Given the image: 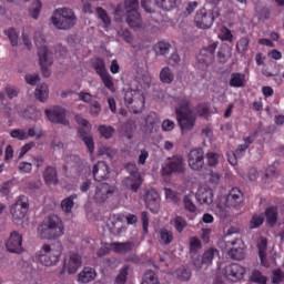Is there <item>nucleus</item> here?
Here are the masks:
<instances>
[{
    "label": "nucleus",
    "mask_w": 284,
    "mask_h": 284,
    "mask_svg": "<svg viewBox=\"0 0 284 284\" xmlns=\"http://www.w3.org/2000/svg\"><path fill=\"white\" fill-rule=\"evenodd\" d=\"M38 262L44 266H54L60 262V252H57L55 248H52L50 244H43L40 248V252L36 254Z\"/></svg>",
    "instance_id": "6"
},
{
    "label": "nucleus",
    "mask_w": 284,
    "mask_h": 284,
    "mask_svg": "<svg viewBox=\"0 0 284 284\" xmlns=\"http://www.w3.org/2000/svg\"><path fill=\"white\" fill-rule=\"evenodd\" d=\"M273 284H280L281 282H284V272L283 270H273Z\"/></svg>",
    "instance_id": "57"
},
{
    "label": "nucleus",
    "mask_w": 284,
    "mask_h": 284,
    "mask_svg": "<svg viewBox=\"0 0 284 284\" xmlns=\"http://www.w3.org/2000/svg\"><path fill=\"white\" fill-rule=\"evenodd\" d=\"M6 36H8L9 40L11 41V45H18L19 33L16 28H9L6 30Z\"/></svg>",
    "instance_id": "50"
},
{
    "label": "nucleus",
    "mask_w": 284,
    "mask_h": 284,
    "mask_svg": "<svg viewBox=\"0 0 284 284\" xmlns=\"http://www.w3.org/2000/svg\"><path fill=\"white\" fill-rule=\"evenodd\" d=\"M220 38L221 40H229L230 43H232L234 36L232 33V30H230V28H223Z\"/></svg>",
    "instance_id": "62"
},
{
    "label": "nucleus",
    "mask_w": 284,
    "mask_h": 284,
    "mask_svg": "<svg viewBox=\"0 0 284 284\" xmlns=\"http://www.w3.org/2000/svg\"><path fill=\"white\" fill-rule=\"evenodd\" d=\"M83 264L82 256L80 254H70L63 262L62 270L60 271V276H63L65 272L68 274H77Z\"/></svg>",
    "instance_id": "11"
},
{
    "label": "nucleus",
    "mask_w": 284,
    "mask_h": 284,
    "mask_svg": "<svg viewBox=\"0 0 284 284\" xmlns=\"http://www.w3.org/2000/svg\"><path fill=\"white\" fill-rule=\"evenodd\" d=\"M141 220H142V226H143L144 234H148V232H149V223H150L148 211H142Z\"/></svg>",
    "instance_id": "60"
},
{
    "label": "nucleus",
    "mask_w": 284,
    "mask_h": 284,
    "mask_svg": "<svg viewBox=\"0 0 284 284\" xmlns=\"http://www.w3.org/2000/svg\"><path fill=\"white\" fill-rule=\"evenodd\" d=\"M248 45H250V38L247 37L240 38L236 44V50L239 51V53H244L245 50H247Z\"/></svg>",
    "instance_id": "53"
},
{
    "label": "nucleus",
    "mask_w": 284,
    "mask_h": 284,
    "mask_svg": "<svg viewBox=\"0 0 284 284\" xmlns=\"http://www.w3.org/2000/svg\"><path fill=\"white\" fill-rule=\"evenodd\" d=\"M78 199L77 193H72V195H69L68 199H63L61 201V209L64 211V213H71L72 210L74 209V201Z\"/></svg>",
    "instance_id": "35"
},
{
    "label": "nucleus",
    "mask_w": 284,
    "mask_h": 284,
    "mask_svg": "<svg viewBox=\"0 0 284 284\" xmlns=\"http://www.w3.org/2000/svg\"><path fill=\"white\" fill-rule=\"evenodd\" d=\"M114 191V185H110V183H99V185L95 186L94 199L99 203H104L108 199H111Z\"/></svg>",
    "instance_id": "18"
},
{
    "label": "nucleus",
    "mask_w": 284,
    "mask_h": 284,
    "mask_svg": "<svg viewBox=\"0 0 284 284\" xmlns=\"http://www.w3.org/2000/svg\"><path fill=\"white\" fill-rule=\"evenodd\" d=\"M110 166L108 165V162L104 160H101L93 165L92 173L94 180H98L99 184L102 182V180H106L110 178Z\"/></svg>",
    "instance_id": "22"
},
{
    "label": "nucleus",
    "mask_w": 284,
    "mask_h": 284,
    "mask_svg": "<svg viewBox=\"0 0 284 284\" xmlns=\"http://www.w3.org/2000/svg\"><path fill=\"white\" fill-rule=\"evenodd\" d=\"M265 219L264 216L258 215V213H254V216L251 219L250 227L251 229H258L263 225Z\"/></svg>",
    "instance_id": "51"
},
{
    "label": "nucleus",
    "mask_w": 284,
    "mask_h": 284,
    "mask_svg": "<svg viewBox=\"0 0 284 284\" xmlns=\"http://www.w3.org/2000/svg\"><path fill=\"white\" fill-rule=\"evenodd\" d=\"M229 256H231V258H235L236 263L241 262L242 258H245V246L242 239H234L233 242H231Z\"/></svg>",
    "instance_id": "21"
},
{
    "label": "nucleus",
    "mask_w": 284,
    "mask_h": 284,
    "mask_svg": "<svg viewBox=\"0 0 284 284\" xmlns=\"http://www.w3.org/2000/svg\"><path fill=\"white\" fill-rule=\"evenodd\" d=\"M170 48L171 43L165 42V40H160V42L154 45L155 53H160V55L170 53Z\"/></svg>",
    "instance_id": "41"
},
{
    "label": "nucleus",
    "mask_w": 284,
    "mask_h": 284,
    "mask_svg": "<svg viewBox=\"0 0 284 284\" xmlns=\"http://www.w3.org/2000/svg\"><path fill=\"white\" fill-rule=\"evenodd\" d=\"M39 63L41 65V71L45 78L51 75L50 65H52V60L50 58L49 48L47 45H40L38 48Z\"/></svg>",
    "instance_id": "15"
},
{
    "label": "nucleus",
    "mask_w": 284,
    "mask_h": 284,
    "mask_svg": "<svg viewBox=\"0 0 284 284\" xmlns=\"http://www.w3.org/2000/svg\"><path fill=\"white\" fill-rule=\"evenodd\" d=\"M173 224L175 231H178V234H183V231H185L187 224L186 219H183V216H175L173 219Z\"/></svg>",
    "instance_id": "40"
},
{
    "label": "nucleus",
    "mask_w": 284,
    "mask_h": 284,
    "mask_svg": "<svg viewBox=\"0 0 284 284\" xmlns=\"http://www.w3.org/2000/svg\"><path fill=\"white\" fill-rule=\"evenodd\" d=\"M129 264H124V266L121 267L119 274H116V277L114 280L115 284H126L128 276H129Z\"/></svg>",
    "instance_id": "37"
},
{
    "label": "nucleus",
    "mask_w": 284,
    "mask_h": 284,
    "mask_svg": "<svg viewBox=\"0 0 284 284\" xmlns=\"http://www.w3.org/2000/svg\"><path fill=\"white\" fill-rule=\"evenodd\" d=\"M94 70L101 77L102 81H104V71H105V62L100 60L94 63Z\"/></svg>",
    "instance_id": "58"
},
{
    "label": "nucleus",
    "mask_w": 284,
    "mask_h": 284,
    "mask_svg": "<svg viewBox=\"0 0 284 284\" xmlns=\"http://www.w3.org/2000/svg\"><path fill=\"white\" fill-rule=\"evenodd\" d=\"M246 273L245 266L239 264L237 262H233L232 264H227L224 270V275L226 280L230 282H239L243 280Z\"/></svg>",
    "instance_id": "12"
},
{
    "label": "nucleus",
    "mask_w": 284,
    "mask_h": 284,
    "mask_svg": "<svg viewBox=\"0 0 284 284\" xmlns=\"http://www.w3.org/2000/svg\"><path fill=\"white\" fill-rule=\"evenodd\" d=\"M75 120L78 124H81L82 126H79L78 134L83 140L84 144H87V148L91 154L94 153L95 144L94 139L92 138V134H89L87 132L85 126H89L90 122L89 120H84V116L82 114H77Z\"/></svg>",
    "instance_id": "9"
},
{
    "label": "nucleus",
    "mask_w": 284,
    "mask_h": 284,
    "mask_svg": "<svg viewBox=\"0 0 284 284\" xmlns=\"http://www.w3.org/2000/svg\"><path fill=\"white\" fill-rule=\"evenodd\" d=\"M29 209V199H27V195H20L18 201H16L13 206H11V216L13 221H21L22 219H26Z\"/></svg>",
    "instance_id": "10"
},
{
    "label": "nucleus",
    "mask_w": 284,
    "mask_h": 284,
    "mask_svg": "<svg viewBox=\"0 0 284 284\" xmlns=\"http://www.w3.org/2000/svg\"><path fill=\"white\" fill-rule=\"evenodd\" d=\"M251 281L256 282L257 284H267V277L260 270H253L251 274Z\"/></svg>",
    "instance_id": "45"
},
{
    "label": "nucleus",
    "mask_w": 284,
    "mask_h": 284,
    "mask_svg": "<svg viewBox=\"0 0 284 284\" xmlns=\"http://www.w3.org/2000/svg\"><path fill=\"white\" fill-rule=\"evenodd\" d=\"M100 113H101V104H100V102H93L90 105V114H92V116H99Z\"/></svg>",
    "instance_id": "64"
},
{
    "label": "nucleus",
    "mask_w": 284,
    "mask_h": 284,
    "mask_svg": "<svg viewBox=\"0 0 284 284\" xmlns=\"http://www.w3.org/2000/svg\"><path fill=\"white\" fill-rule=\"evenodd\" d=\"M175 77L173 71L169 68V65H165L164 69L160 72V80L162 83H172L174 81Z\"/></svg>",
    "instance_id": "39"
},
{
    "label": "nucleus",
    "mask_w": 284,
    "mask_h": 284,
    "mask_svg": "<svg viewBox=\"0 0 284 284\" xmlns=\"http://www.w3.org/2000/svg\"><path fill=\"white\" fill-rule=\"evenodd\" d=\"M43 180L47 185H58L59 175L58 170L53 165H47L43 170Z\"/></svg>",
    "instance_id": "28"
},
{
    "label": "nucleus",
    "mask_w": 284,
    "mask_h": 284,
    "mask_svg": "<svg viewBox=\"0 0 284 284\" xmlns=\"http://www.w3.org/2000/svg\"><path fill=\"white\" fill-rule=\"evenodd\" d=\"M160 243L169 246L174 241V233L171 229H160L159 231Z\"/></svg>",
    "instance_id": "32"
},
{
    "label": "nucleus",
    "mask_w": 284,
    "mask_h": 284,
    "mask_svg": "<svg viewBox=\"0 0 284 284\" xmlns=\"http://www.w3.org/2000/svg\"><path fill=\"white\" fill-rule=\"evenodd\" d=\"M123 184L129 187V191L138 193L139 187L143 185V178L140 173H131L128 178H124Z\"/></svg>",
    "instance_id": "25"
},
{
    "label": "nucleus",
    "mask_w": 284,
    "mask_h": 284,
    "mask_svg": "<svg viewBox=\"0 0 284 284\" xmlns=\"http://www.w3.org/2000/svg\"><path fill=\"white\" fill-rule=\"evenodd\" d=\"M245 73H231L230 87H233L234 89H241L242 87H245Z\"/></svg>",
    "instance_id": "33"
},
{
    "label": "nucleus",
    "mask_w": 284,
    "mask_h": 284,
    "mask_svg": "<svg viewBox=\"0 0 284 284\" xmlns=\"http://www.w3.org/2000/svg\"><path fill=\"white\" fill-rule=\"evenodd\" d=\"M175 101V114L180 128L182 131H191L196 123V116L193 114L191 106V99L186 94H181L180 97H174Z\"/></svg>",
    "instance_id": "1"
},
{
    "label": "nucleus",
    "mask_w": 284,
    "mask_h": 284,
    "mask_svg": "<svg viewBox=\"0 0 284 284\" xmlns=\"http://www.w3.org/2000/svg\"><path fill=\"white\" fill-rule=\"evenodd\" d=\"M196 112L200 116H209L210 115L209 104H197Z\"/></svg>",
    "instance_id": "61"
},
{
    "label": "nucleus",
    "mask_w": 284,
    "mask_h": 284,
    "mask_svg": "<svg viewBox=\"0 0 284 284\" xmlns=\"http://www.w3.org/2000/svg\"><path fill=\"white\" fill-rule=\"evenodd\" d=\"M10 134L14 140H28V132L24 130H12Z\"/></svg>",
    "instance_id": "59"
},
{
    "label": "nucleus",
    "mask_w": 284,
    "mask_h": 284,
    "mask_svg": "<svg viewBox=\"0 0 284 284\" xmlns=\"http://www.w3.org/2000/svg\"><path fill=\"white\" fill-rule=\"evenodd\" d=\"M41 239L55 240L65 234V226L60 216H48L45 221L38 227Z\"/></svg>",
    "instance_id": "2"
},
{
    "label": "nucleus",
    "mask_w": 284,
    "mask_h": 284,
    "mask_svg": "<svg viewBox=\"0 0 284 284\" xmlns=\"http://www.w3.org/2000/svg\"><path fill=\"white\" fill-rule=\"evenodd\" d=\"M184 209L189 211L190 213H196V204L194 203L192 195H184L183 199Z\"/></svg>",
    "instance_id": "47"
},
{
    "label": "nucleus",
    "mask_w": 284,
    "mask_h": 284,
    "mask_svg": "<svg viewBox=\"0 0 284 284\" xmlns=\"http://www.w3.org/2000/svg\"><path fill=\"white\" fill-rule=\"evenodd\" d=\"M97 13H98V18H100V20H102V22L104 23L105 28H109L111 26V18L109 16V12H106V10L104 8H97Z\"/></svg>",
    "instance_id": "46"
},
{
    "label": "nucleus",
    "mask_w": 284,
    "mask_h": 284,
    "mask_svg": "<svg viewBox=\"0 0 284 284\" xmlns=\"http://www.w3.org/2000/svg\"><path fill=\"white\" fill-rule=\"evenodd\" d=\"M202 248V242L199 236H192L190 239V252H199Z\"/></svg>",
    "instance_id": "55"
},
{
    "label": "nucleus",
    "mask_w": 284,
    "mask_h": 284,
    "mask_svg": "<svg viewBox=\"0 0 284 284\" xmlns=\"http://www.w3.org/2000/svg\"><path fill=\"white\" fill-rule=\"evenodd\" d=\"M42 6L43 4L41 0H34V2L31 4V8H30L31 18H33L34 20L39 18V14L42 10Z\"/></svg>",
    "instance_id": "48"
},
{
    "label": "nucleus",
    "mask_w": 284,
    "mask_h": 284,
    "mask_svg": "<svg viewBox=\"0 0 284 284\" xmlns=\"http://www.w3.org/2000/svg\"><path fill=\"white\" fill-rule=\"evenodd\" d=\"M99 132L105 140H111L115 132V126H112L111 124H100Z\"/></svg>",
    "instance_id": "38"
},
{
    "label": "nucleus",
    "mask_w": 284,
    "mask_h": 284,
    "mask_svg": "<svg viewBox=\"0 0 284 284\" xmlns=\"http://www.w3.org/2000/svg\"><path fill=\"white\" fill-rule=\"evenodd\" d=\"M175 128V122L173 120H163L162 130L163 132H171Z\"/></svg>",
    "instance_id": "63"
},
{
    "label": "nucleus",
    "mask_w": 284,
    "mask_h": 284,
    "mask_svg": "<svg viewBox=\"0 0 284 284\" xmlns=\"http://www.w3.org/2000/svg\"><path fill=\"white\" fill-rule=\"evenodd\" d=\"M257 132L254 134H250L248 138H244V144H239V148L233 152V156L229 158V162L231 165H237V156L242 158L245 154L246 150H248L250 144H253L254 140L256 139Z\"/></svg>",
    "instance_id": "19"
},
{
    "label": "nucleus",
    "mask_w": 284,
    "mask_h": 284,
    "mask_svg": "<svg viewBox=\"0 0 284 284\" xmlns=\"http://www.w3.org/2000/svg\"><path fill=\"white\" fill-rule=\"evenodd\" d=\"M206 159L211 168L219 165L220 155H217V152H207Z\"/></svg>",
    "instance_id": "56"
},
{
    "label": "nucleus",
    "mask_w": 284,
    "mask_h": 284,
    "mask_svg": "<svg viewBox=\"0 0 284 284\" xmlns=\"http://www.w3.org/2000/svg\"><path fill=\"white\" fill-rule=\"evenodd\" d=\"M160 121V116L156 112H149L142 126L143 132L145 134H152L154 131L156 132Z\"/></svg>",
    "instance_id": "24"
},
{
    "label": "nucleus",
    "mask_w": 284,
    "mask_h": 284,
    "mask_svg": "<svg viewBox=\"0 0 284 284\" xmlns=\"http://www.w3.org/2000/svg\"><path fill=\"white\" fill-rule=\"evenodd\" d=\"M124 8L128 12L126 22L130 28H133L134 30L142 28L143 20L139 12V0H124Z\"/></svg>",
    "instance_id": "5"
},
{
    "label": "nucleus",
    "mask_w": 284,
    "mask_h": 284,
    "mask_svg": "<svg viewBox=\"0 0 284 284\" xmlns=\"http://www.w3.org/2000/svg\"><path fill=\"white\" fill-rule=\"evenodd\" d=\"M97 280V270L94 266H83V270L78 274V282L82 284H88Z\"/></svg>",
    "instance_id": "27"
},
{
    "label": "nucleus",
    "mask_w": 284,
    "mask_h": 284,
    "mask_svg": "<svg viewBox=\"0 0 284 284\" xmlns=\"http://www.w3.org/2000/svg\"><path fill=\"white\" fill-rule=\"evenodd\" d=\"M48 97H49L48 84H40V87H37L36 99H38L39 101H47Z\"/></svg>",
    "instance_id": "43"
},
{
    "label": "nucleus",
    "mask_w": 284,
    "mask_h": 284,
    "mask_svg": "<svg viewBox=\"0 0 284 284\" xmlns=\"http://www.w3.org/2000/svg\"><path fill=\"white\" fill-rule=\"evenodd\" d=\"M154 2L162 10H174L178 4V0H154Z\"/></svg>",
    "instance_id": "42"
},
{
    "label": "nucleus",
    "mask_w": 284,
    "mask_h": 284,
    "mask_svg": "<svg viewBox=\"0 0 284 284\" xmlns=\"http://www.w3.org/2000/svg\"><path fill=\"white\" fill-rule=\"evenodd\" d=\"M186 172V162L183 155H172L162 162V178H171L172 175H184Z\"/></svg>",
    "instance_id": "3"
},
{
    "label": "nucleus",
    "mask_w": 284,
    "mask_h": 284,
    "mask_svg": "<svg viewBox=\"0 0 284 284\" xmlns=\"http://www.w3.org/2000/svg\"><path fill=\"white\" fill-rule=\"evenodd\" d=\"M217 252V248H207L206 252H204L203 256L201 260H195L194 265L197 267L203 266V264H212L214 256Z\"/></svg>",
    "instance_id": "31"
},
{
    "label": "nucleus",
    "mask_w": 284,
    "mask_h": 284,
    "mask_svg": "<svg viewBox=\"0 0 284 284\" xmlns=\"http://www.w3.org/2000/svg\"><path fill=\"white\" fill-rule=\"evenodd\" d=\"M244 201V193L240 187H231L230 193H227L225 199L226 209H239V205Z\"/></svg>",
    "instance_id": "17"
},
{
    "label": "nucleus",
    "mask_w": 284,
    "mask_h": 284,
    "mask_svg": "<svg viewBox=\"0 0 284 284\" xmlns=\"http://www.w3.org/2000/svg\"><path fill=\"white\" fill-rule=\"evenodd\" d=\"M6 246L8 252L12 254H21L23 252V236L19 231H11L10 236L7 239Z\"/></svg>",
    "instance_id": "13"
},
{
    "label": "nucleus",
    "mask_w": 284,
    "mask_h": 284,
    "mask_svg": "<svg viewBox=\"0 0 284 284\" xmlns=\"http://www.w3.org/2000/svg\"><path fill=\"white\" fill-rule=\"evenodd\" d=\"M134 242H112L111 247L116 254H129L134 248Z\"/></svg>",
    "instance_id": "29"
},
{
    "label": "nucleus",
    "mask_w": 284,
    "mask_h": 284,
    "mask_svg": "<svg viewBox=\"0 0 284 284\" xmlns=\"http://www.w3.org/2000/svg\"><path fill=\"white\" fill-rule=\"evenodd\" d=\"M52 22L59 30H71L77 22V16L70 8H58L52 16Z\"/></svg>",
    "instance_id": "4"
},
{
    "label": "nucleus",
    "mask_w": 284,
    "mask_h": 284,
    "mask_svg": "<svg viewBox=\"0 0 284 284\" xmlns=\"http://www.w3.org/2000/svg\"><path fill=\"white\" fill-rule=\"evenodd\" d=\"M215 22V12L213 10H207L206 8H201L195 12L194 26L201 30H210L213 28Z\"/></svg>",
    "instance_id": "7"
},
{
    "label": "nucleus",
    "mask_w": 284,
    "mask_h": 284,
    "mask_svg": "<svg viewBox=\"0 0 284 284\" xmlns=\"http://www.w3.org/2000/svg\"><path fill=\"white\" fill-rule=\"evenodd\" d=\"M165 196L170 201H173V203H179L180 196L178 191H173L172 187H164Z\"/></svg>",
    "instance_id": "54"
},
{
    "label": "nucleus",
    "mask_w": 284,
    "mask_h": 284,
    "mask_svg": "<svg viewBox=\"0 0 284 284\" xmlns=\"http://www.w3.org/2000/svg\"><path fill=\"white\" fill-rule=\"evenodd\" d=\"M265 219L267 226H271L272 229L276 226L280 219L277 206H268L265 209Z\"/></svg>",
    "instance_id": "30"
},
{
    "label": "nucleus",
    "mask_w": 284,
    "mask_h": 284,
    "mask_svg": "<svg viewBox=\"0 0 284 284\" xmlns=\"http://www.w3.org/2000/svg\"><path fill=\"white\" fill-rule=\"evenodd\" d=\"M187 162L192 170H202L205 165L204 150L202 148L191 150L189 152Z\"/></svg>",
    "instance_id": "14"
},
{
    "label": "nucleus",
    "mask_w": 284,
    "mask_h": 284,
    "mask_svg": "<svg viewBox=\"0 0 284 284\" xmlns=\"http://www.w3.org/2000/svg\"><path fill=\"white\" fill-rule=\"evenodd\" d=\"M178 280L181 282H189L192 276V272L187 266H181L180 270L176 271Z\"/></svg>",
    "instance_id": "44"
},
{
    "label": "nucleus",
    "mask_w": 284,
    "mask_h": 284,
    "mask_svg": "<svg viewBox=\"0 0 284 284\" xmlns=\"http://www.w3.org/2000/svg\"><path fill=\"white\" fill-rule=\"evenodd\" d=\"M45 114L50 119V122H53L54 124H70L67 119V109H63V106L45 109Z\"/></svg>",
    "instance_id": "16"
},
{
    "label": "nucleus",
    "mask_w": 284,
    "mask_h": 284,
    "mask_svg": "<svg viewBox=\"0 0 284 284\" xmlns=\"http://www.w3.org/2000/svg\"><path fill=\"white\" fill-rule=\"evenodd\" d=\"M141 284H161V282L154 270H146V272H144V276L142 278Z\"/></svg>",
    "instance_id": "36"
},
{
    "label": "nucleus",
    "mask_w": 284,
    "mask_h": 284,
    "mask_svg": "<svg viewBox=\"0 0 284 284\" xmlns=\"http://www.w3.org/2000/svg\"><path fill=\"white\" fill-rule=\"evenodd\" d=\"M217 45L219 43L214 42L210 43V45H206L205 48H201L200 54L197 55L199 61L205 63L206 65L213 63Z\"/></svg>",
    "instance_id": "23"
},
{
    "label": "nucleus",
    "mask_w": 284,
    "mask_h": 284,
    "mask_svg": "<svg viewBox=\"0 0 284 284\" xmlns=\"http://www.w3.org/2000/svg\"><path fill=\"white\" fill-rule=\"evenodd\" d=\"M103 83H104V87L109 89V91H114L115 89L114 82L111 77V73H109V71H106L105 69V63H104V71H103Z\"/></svg>",
    "instance_id": "49"
},
{
    "label": "nucleus",
    "mask_w": 284,
    "mask_h": 284,
    "mask_svg": "<svg viewBox=\"0 0 284 284\" xmlns=\"http://www.w3.org/2000/svg\"><path fill=\"white\" fill-rule=\"evenodd\" d=\"M145 204L152 213H159L161 209V199L158 191H154V187H150V190L146 191Z\"/></svg>",
    "instance_id": "20"
},
{
    "label": "nucleus",
    "mask_w": 284,
    "mask_h": 284,
    "mask_svg": "<svg viewBox=\"0 0 284 284\" xmlns=\"http://www.w3.org/2000/svg\"><path fill=\"white\" fill-rule=\"evenodd\" d=\"M4 92L8 99H14L16 97H19L20 89H18V87H12L11 84H7V87H4Z\"/></svg>",
    "instance_id": "52"
},
{
    "label": "nucleus",
    "mask_w": 284,
    "mask_h": 284,
    "mask_svg": "<svg viewBox=\"0 0 284 284\" xmlns=\"http://www.w3.org/2000/svg\"><path fill=\"white\" fill-rule=\"evenodd\" d=\"M195 199L197 200L199 203H206L207 205H210L214 201V194H213L212 187H207V186L197 187Z\"/></svg>",
    "instance_id": "26"
},
{
    "label": "nucleus",
    "mask_w": 284,
    "mask_h": 284,
    "mask_svg": "<svg viewBox=\"0 0 284 284\" xmlns=\"http://www.w3.org/2000/svg\"><path fill=\"white\" fill-rule=\"evenodd\" d=\"M124 101L126 106H131L134 114L143 112V109L145 108V97L141 94L140 91H125Z\"/></svg>",
    "instance_id": "8"
},
{
    "label": "nucleus",
    "mask_w": 284,
    "mask_h": 284,
    "mask_svg": "<svg viewBox=\"0 0 284 284\" xmlns=\"http://www.w3.org/2000/svg\"><path fill=\"white\" fill-rule=\"evenodd\" d=\"M258 256L261 260V264L265 263V258H267V239L262 236L257 241Z\"/></svg>",
    "instance_id": "34"
}]
</instances>
